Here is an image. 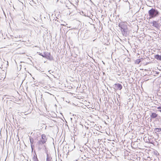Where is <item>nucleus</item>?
<instances>
[{"label":"nucleus","instance_id":"obj_4","mask_svg":"<svg viewBox=\"0 0 161 161\" xmlns=\"http://www.w3.org/2000/svg\"><path fill=\"white\" fill-rule=\"evenodd\" d=\"M113 87L115 90H120L122 88V86L121 84L116 83L113 85Z\"/></svg>","mask_w":161,"mask_h":161},{"label":"nucleus","instance_id":"obj_13","mask_svg":"<svg viewBox=\"0 0 161 161\" xmlns=\"http://www.w3.org/2000/svg\"><path fill=\"white\" fill-rule=\"evenodd\" d=\"M52 159V158L51 157V155H50L49 156H47V161H52L51 159Z\"/></svg>","mask_w":161,"mask_h":161},{"label":"nucleus","instance_id":"obj_22","mask_svg":"<svg viewBox=\"0 0 161 161\" xmlns=\"http://www.w3.org/2000/svg\"><path fill=\"white\" fill-rule=\"evenodd\" d=\"M160 77H161V74H160Z\"/></svg>","mask_w":161,"mask_h":161},{"label":"nucleus","instance_id":"obj_12","mask_svg":"<svg viewBox=\"0 0 161 161\" xmlns=\"http://www.w3.org/2000/svg\"><path fill=\"white\" fill-rule=\"evenodd\" d=\"M41 139L43 140L46 141H47V140L46 136L45 134L42 135Z\"/></svg>","mask_w":161,"mask_h":161},{"label":"nucleus","instance_id":"obj_2","mask_svg":"<svg viewBox=\"0 0 161 161\" xmlns=\"http://www.w3.org/2000/svg\"><path fill=\"white\" fill-rule=\"evenodd\" d=\"M148 14L150 16L149 18L152 19L158 16L159 12L155 8H152L148 11Z\"/></svg>","mask_w":161,"mask_h":161},{"label":"nucleus","instance_id":"obj_11","mask_svg":"<svg viewBox=\"0 0 161 161\" xmlns=\"http://www.w3.org/2000/svg\"><path fill=\"white\" fill-rule=\"evenodd\" d=\"M47 52H45L42 53H40L39 55L42 56L43 57L46 58L47 55Z\"/></svg>","mask_w":161,"mask_h":161},{"label":"nucleus","instance_id":"obj_7","mask_svg":"<svg viewBox=\"0 0 161 161\" xmlns=\"http://www.w3.org/2000/svg\"><path fill=\"white\" fill-rule=\"evenodd\" d=\"M46 142L47 141L41 139V140L38 142L37 143L39 145H42L45 144Z\"/></svg>","mask_w":161,"mask_h":161},{"label":"nucleus","instance_id":"obj_18","mask_svg":"<svg viewBox=\"0 0 161 161\" xmlns=\"http://www.w3.org/2000/svg\"><path fill=\"white\" fill-rule=\"evenodd\" d=\"M19 66H20V69H21V65H19Z\"/></svg>","mask_w":161,"mask_h":161},{"label":"nucleus","instance_id":"obj_17","mask_svg":"<svg viewBox=\"0 0 161 161\" xmlns=\"http://www.w3.org/2000/svg\"><path fill=\"white\" fill-rule=\"evenodd\" d=\"M157 108L158 109H161V107L160 106V107H158Z\"/></svg>","mask_w":161,"mask_h":161},{"label":"nucleus","instance_id":"obj_20","mask_svg":"<svg viewBox=\"0 0 161 161\" xmlns=\"http://www.w3.org/2000/svg\"><path fill=\"white\" fill-rule=\"evenodd\" d=\"M117 101L118 102V103H119V101L118 99H117Z\"/></svg>","mask_w":161,"mask_h":161},{"label":"nucleus","instance_id":"obj_3","mask_svg":"<svg viewBox=\"0 0 161 161\" xmlns=\"http://www.w3.org/2000/svg\"><path fill=\"white\" fill-rule=\"evenodd\" d=\"M158 21H155L153 20V22H151V24L152 23L153 25V26L159 29L160 26L161 25L159 23H158Z\"/></svg>","mask_w":161,"mask_h":161},{"label":"nucleus","instance_id":"obj_6","mask_svg":"<svg viewBox=\"0 0 161 161\" xmlns=\"http://www.w3.org/2000/svg\"><path fill=\"white\" fill-rule=\"evenodd\" d=\"M154 131L157 134H161V128H155L154 129Z\"/></svg>","mask_w":161,"mask_h":161},{"label":"nucleus","instance_id":"obj_19","mask_svg":"<svg viewBox=\"0 0 161 161\" xmlns=\"http://www.w3.org/2000/svg\"><path fill=\"white\" fill-rule=\"evenodd\" d=\"M7 65L8 66V61H7Z\"/></svg>","mask_w":161,"mask_h":161},{"label":"nucleus","instance_id":"obj_5","mask_svg":"<svg viewBox=\"0 0 161 161\" xmlns=\"http://www.w3.org/2000/svg\"><path fill=\"white\" fill-rule=\"evenodd\" d=\"M46 58L50 60H53V57L51 55L50 53L48 52L47 53V55Z\"/></svg>","mask_w":161,"mask_h":161},{"label":"nucleus","instance_id":"obj_14","mask_svg":"<svg viewBox=\"0 0 161 161\" xmlns=\"http://www.w3.org/2000/svg\"><path fill=\"white\" fill-rule=\"evenodd\" d=\"M44 146L45 147V151L46 153V154L47 156H49L50 155L48 153V151H47V148H46V147L45 146V145H44Z\"/></svg>","mask_w":161,"mask_h":161},{"label":"nucleus","instance_id":"obj_10","mask_svg":"<svg viewBox=\"0 0 161 161\" xmlns=\"http://www.w3.org/2000/svg\"><path fill=\"white\" fill-rule=\"evenodd\" d=\"M155 58L161 61V56L157 54L155 56Z\"/></svg>","mask_w":161,"mask_h":161},{"label":"nucleus","instance_id":"obj_16","mask_svg":"<svg viewBox=\"0 0 161 161\" xmlns=\"http://www.w3.org/2000/svg\"><path fill=\"white\" fill-rule=\"evenodd\" d=\"M33 159L34 161H37L38 159L37 157H36V158L35 157H34L33 158Z\"/></svg>","mask_w":161,"mask_h":161},{"label":"nucleus","instance_id":"obj_21","mask_svg":"<svg viewBox=\"0 0 161 161\" xmlns=\"http://www.w3.org/2000/svg\"><path fill=\"white\" fill-rule=\"evenodd\" d=\"M145 71H147V70L146 69H145Z\"/></svg>","mask_w":161,"mask_h":161},{"label":"nucleus","instance_id":"obj_15","mask_svg":"<svg viewBox=\"0 0 161 161\" xmlns=\"http://www.w3.org/2000/svg\"><path fill=\"white\" fill-rule=\"evenodd\" d=\"M141 62V60L140 59H137L136 60L135 63L138 64Z\"/></svg>","mask_w":161,"mask_h":161},{"label":"nucleus","instance_id":"obj_9","mask_svg":"<svg viewBox=\"0 0 161 161\" xmlns=\"http://www.w3.org/2000/svg\"><path fill=\"white\" fill-rule=\"evenodd\" d=\"M30 143L31 144V148L32 149H33V148H34V146L33 145V142H34L33 139L32 138H30Z\"/></svg>","mask_w":161,"mask_h":161},{"label":"nucleus","instance_id":"obj_8","mask_svg":"<svg viewBox=\"0 0 161 161\" xmlns=\"http://www.w3.org/2000/svg\"><path fill=\"white\" fill-rule=\"evenodd\" d=\"M158 116V114L154 113H152L150 115L151 118L152 119L156 118Z\"/></svg>","mask_w":161,"mask_h":161},{"label":"nucleus","instance_id":"obj_1","mask_svg":"<svg viewBox=\"0 0 161 161\" xmlns=\"http://www.w3.org/2000/svg\"><path fill=\"white\" fill-rule=\"evenodd\" d=\"M118 25L121 28V31L123 36H127L128 35L127 24L125 22H120L119 23Z\"/></svg>","mask_w":161,"mask_h":161}]
</instances>
